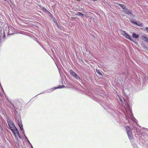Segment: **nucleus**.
<instances>
[{
  "mask_svg": "<svg viewBox=\"0 0 148 148\" xmlns=\"http://www.w3.org/2000/svg\"><path fill=\"white\" fill-rule=\"evenodd\" d=\"M78 75L77 74H75V75L74 76H73V77H74V78H75V77H76V76H77Z\"/></svg>",
  "mask_w": 148,
  "mask_h": 148,
  "instance_id": "nucleus-23",
  "label": "nucleus"
},
{
  "mask_svg": "<svg viewBox=\"0 0 148 148\" xmlns=\"http://www.w3.org/2000/svg\"><path fill=\"white\" fill-rule=\"evenodd\" d=\"M142 39L144 41L146 42L148 41V38L147 36H145L144 35H143L142 36Z\"/></svg>",
  "mask_w": 148,
  "mask_h": 148,
  "instance_id": "nucleus-8",
  "label": "nucleus"
},
{
  "mask_svg": "<svg viewBox=\"0 0 148 148\" xmlns=\"http://www.w3.org/2000/svg\"><path fill=\"white\" fill-rule=\"evenodd\" d=\"M126 111L127 113V115L126 114L125 117L127 119H128L129 117H130V118L132 119L134 122H136V119L133 117V115L132 112V110L131 109L129 106L128 104L127 106L125 108Z\"/></svg>",
  "mask_w": 148,
  "mask_h": 148,
  "instance_id": "nucleus-1",
  "label": "nucleus"
},
{
  "mask_svg": "<svg viewBox=\"0 0 148 148\" xmlns=\"http://www.w3.org/2000/svg\"><path fill=\"white\" fill-rule=\"evenodd\" d=\"M63 86H61L59 85L57 87H54L53 89H51L50 90H49V91H48V92H51L52 91H53V90H54V89H58V88H63Z\"/></svg>",
  "mask_w": 148,
  "mask_h": 148,
  "instance_id": "nucleus-6",
  "label": "nucleus"
},
{
  "mask_svg": "<svg viewBox=\"0 0 148 148\" xmlns=\"http://www.w3.org/2000/svg\"><path fill=\"white\" fill-rule=\"evenodd\" d=\"M13 128H15V131L16 132L17 134L19 136V133L18 131V130L16 128V127L15 126H14V127Z\"/></svg>",
  "mask_w": 148,
  "mask_h": 148,
  "instance_id": "nucleus-15",
  "label": "nucleus"
},
{
  "mask_svg": "<svg viewBox=\"0 0 148 148\" xmlns=\"http://www.w3.org/2000/svg\"><path fill=\"white\" fill-rule=\"evenodd\" d=\"M76 14L78 16H83L84 14L80 12H77Z\"/></svg>",
  "mask_w": 148,
  "mask_h": 148,
  "instance_id": "nucleus-14",
  "label": "nucleus"
},
{
  "mask_svg": "<svg viewBox=\"0 0 148 148\" xmlns=\"http://www.w3.org/2000/svg\"><path fill=\"white\" fill-rule=\"evenodd\" d=\"M31 147L32 148H33L32 145V144H31Z\"/></svg>",
  "mask_w": 148,
  "mask_h": 148,
  "instance_id": "nucleus-28",
  "label": "nucleus"
},
{
  "mask_svg": "<svg viewBox=\"0 0 148 148\" xmlns=\"http://www.w3.org/2000/svg\"><path fill=\"white\" fill-rule=\"evenodd\" d=\"M119 5L121 7H122L123 10H124L126 8L125 5L122 4H119Z\"/></svg>",
  "mask_w": 148,
  "mask_h": 148,
  "instance_id": "nucleus-13",
  "label": "nucleus"
},
{
  "mask_svg": "<svg viewBox=\"0 0 148 148\" xmlns=\"http://www.w3.org/2000/svg\"><path fill=\"white\" fill-rule=\"evenodd\" d=\"M123 12L127 15L132 14V15L133 16V15L132 14V12L129 9H128L127 8L123 10Z\"/></svg>",
  "mask_w": 148,
  "mask_h": 148,
  "instance_id": "nucleus-5",
  "label": "nucleus"
},
{
  "mask_svg": "<svg viewBox=\"0 0 148 148\" xmlns=\"http://www.w3.org/2000/svg\"><path fill=\"white\" fill-rule=\"evenodd\" d=\"M25 138L27 139V140L28 139L27 138V137H26V136H25Z\"/></svg>",
  "mask_w": 148,
  "mask_h": 148,
  "instance_id": "nucleus-26",
  "label": "nucleus"
},
{
  "mask_svg": "<svg viewBox=\"0 0 148 148\" xmlns=\"http://www.w3.org/2000/svg\"><path fill=\"white\" fill-rule=\"evenodd\" d=\"M18 125H19V126L20 127V128L21 130V131H23L24 130L23 129V126L22 124L21 123H18Z\"/></svg>",
  "mask_w": 148,
  "mask_h": 148,
  "instance_id": "nucleus-12",
  "label": "nucleus"
},
{
  "mask_svg": "<svg viewBox=\"0 0 148 148\" xmlns=\"http://www.w3.org/2000/svg\"><path fill=\"white\" fill-rule=\"evenodd\" d=\"M18 136L20 138H21V136L20 135V134H19V136Z\"/></svg>",
  "mask_w": 148,
  "mask_h": 148,
  "instance_id": "nucleus-27",
  "label": "nucleus"
},
{
  "mask_svg": "<svg viewBox=\"0 0 148 148\" xmlns=\"http://www.w3.org/2000/svg\"><path fill=\"white\" fill-rule=\"evenodd\" d=\"M27 141L28 143H29V144H30V145H31V143H30V142L28 140H27Z\"/></svg>",
  "mask_w": 148,
  "mask_h": 148,
  "instance_id": "nucleus-24",
  "label": "nucleus"
},
{
  "mask_svg": "<svg viewBox=\"0 0 148 148\" xmlns=\"http://www.w3.org/2000/svg\"><path fill=\"white\" fill-rule=\"evenodd\" d=\"M122 34L127 38L130 40L134 41L130 37V35L127 33L125 31H122Z\"/></svg>",
  "mask_w": 148,
  "mask_h": 148,
  "instance_id": "nucleus-4",
  "label": "nucleus"
},
{
  "mask_svg": "<svg viewBox=\"0 0 148 148\" xmlns=\"http://www.w3.org/2000/svg\"><path fill=\"white\" fill-rule=\"evenodd\" d=\"M75 78L77 80H79V81H80V80L82 81V79L78 75L75 77Z\"/></svg>",
  "mask_w": 148,
  "mask_h": 148,
  "instance_id": "nucleus-17",
  "label": "nucleus"
},
{
  "mask_svg": "<svg viewBox=\"0 0 148 148\" xmlns=\"http://www.w3.org/2000/svg\"><path fill=\"white\" fill-rule=\"evenodd\" d=\"M139 36L137 34L134 33H133L132 34V36L134 38H137Z\"/></svg>",
  "mask_w": 148,
  "mask_h": 148,
  "instance_id": "nucleus-11",
  "label": "nucleus"
},
{
  "mask_svg": "<svg viewBox=\"0 0 148 148\" xmlns=\"http://www.w3.org/2000/svg\"><path fill=\"white\" fill-rule=\"evenodd\" d=\"M134 130L135 131H136L139 134H141V132L140 130H138L136 127H134Z\"/></svg>",
  "mask_w": 148,
  "mask_h": 148,
  "instance_id": "nucleus-10",
  "label": "nucleus"
},
{
  "mask_svg": "<svg viewBox=\"0 0 148 148\" xmlns=\"http://www.w3.org/2000/svg\"><path fill=\"white\" fill-rule=\"evenodd\" d=\"M22 135H24V136H25V134L24 131H22Z\"/></svg>",
  "mask_w": 148,
  "mask_h": 148,
  "instance_id": "nucleus-21",
  "label": "nucleus"
},
{
  "mask_svg": "<svg viewBox=\"0 0 148 148\" xmlns=\"http://www.w3.org/2000/svg\"><path fill=\"white\" fill-rule=\"evenodd\" d=\"M53 21L54 22H57V21L56 20L54 19L53 20Z\"/></svg>",
  "mask_w": 148,
  "mask_h": 148,
  "instance_id": "nucleus-25",
  "label": "nucleus"
},
{
  "mask_svg": "<svg viewBox=\"0 0 148 148\" xmlns=\"http://www.w3.org/2000/svg\"><path fill=\"white\" fill-rule=\"evenodd\" d=\"M136 147H137L136 146L135 147H134V148H136Z\"/></svg>",
  "mask_w": 148,
  "mask_h": 148,
  "instance_id": "nucleus-29",
  "label": "nucleus"
},
{
  "mask_svg": "<svg viewBox=\"0 0 148 148\" xmlns=\"http://www.w3.org/2000/svg\"><path fill=\"white\" fill-rule=\"evenodd\" d=\"M148 42L147 43V45H148V41L147 42Z\"/></svg>",
  "mask_w": 148,
  "mask_h": 148,
  "instance_id": "nucleus-30",
  "label": "nucleus"
},
{
  "mask_svg": "<svg viewBox=\"0 0 148 148\" xmlns=\"http://www.w3.org/2000/svg\"><path fill=\"white\" fill-rule=\"evenodd\" d=\"M145 29L146 30L147 32L148 33V27H145Z\"/></svg>",
  "mask_w": 148,
  "mask_h": 148,
  "instance_id": "nucleus-20",
  "label": "nucleus"
},
{
  "mask_svg": "<svg viewBox=\"0 0 148 148\" xmlns=\"http://www.w3.org/2000/svg\"><path fill=\"white\" fill-rule=\"evenodd\" d=\"M125 129L127 131V132L128 135V137L130 140L132 139V134L130 129L128 126H126L125 127Z\"/></svg>",
  "mask_w": 148,
  "mask_h": 148,
  "instance_id": "nucleus-3",
  "label": "nucleus"
},
{
  "mask_svg": "<svg viewBox=\"0 0 148 148\" xmlns=\"http://www.w3.org/2000/svg\"><path fill=\"white\" fill-rule=\"evenodd\" d=\"M96 72L99 75H102V73L100 72L99 70L96 69Z\"/></svg>",
  "mask_w": 148,
  "mask_h": 148,
  "instance_id": "nucleus-18",
  "label": "nucleus"
},
{
  "mask_svg": "<svg viewBox=\"0 0 148 148\" xmlns=\"http://www.w3.org/2000/svg\"><path fill=\"white\" fill-rule=\"evenodd\" d=\"M44 10L45 12H47V13H48L49 14L51 15V16L52 17V16H53L52 14H51V13L49 12L48 10H47L46 9H45Z\"/></svg>",
  "mask_w": 148,
  "mask_h": 148,
  "instance_id": "nucleus-16",
  "label": "nucleus"
},
{
  "mask_svg": "<svg viewBox=\"0 0 148 148\" xmlns=\"http://www.w3.org/2000/svg\"><path fill=\"white\" fill-rule=\"evenodd\" d=\"M7 122L8 123V125L10 130L12 131L13 134L15 135V136H16V133L15 132L14 130H13L12 127L11 126H12L13 127V128L14 127V126L15 125L14 123L9 118L8 119Z\"/></svg>",
  "mask_w": 148,
  "mask_h": 148,
  "instance_id": "nucleus-2",
  "label": "nucleus"
},
{
  "mask_svg": "<svg viewBox=\"0 0 148 148\" xmlns=\"http://www.w3.org/2000/svg\"><path fill=\"white\" fill-rule=\"evenodd\" d=\"M132 23H133L135 24L140 27H143V23H140L139 22H132Z\"/></svg>",
  "mask_w": 148,
  "mask_h": 148,
  "instance_id": "nucleus-7",
  "label": "nucleus"
},
{
  "mask_svg": "<svg viewBox=\"0 0 148 148\" xmlns=\"http://www.w3.org/2000/svg\"><path fill=\"white\" fill-rule=\"evenodd\" d=\"M78 75L77 74H75V75L74 76H73V77H74V78H75V77H76V76H77Z\"/></svg>",
  "mask_w": 148,
  "mask_h": 148,
  "instance_id": "nucleus-22",
  "label": "nucleus"
},
{
  "mask_svg": "<svg viewBox=\"0 0 148 148\" xmlns=\"http://www.w3.org/2000/svg\"><path fill=\"white\" fill-rule=\"evenodd\" d=\"M128 74V71H126L125 72H124L123 73V75H126V76Z\"/></svg>",
  "mask_w": 148,
  "mask_h": 148,
  "instance_id": "nucleus-19",
  "label": "nucleus"
},
{
  "mask_svg": "<svg viewBox=\"0 0 148 148\" xmlns=\"http://www.w3.org/2000/svg\"><path fill=\"white\" fill-rule=\"evenodd\" d=\"M69 72L71 74L73 77V76L75 75V74H77L75 72H74L73 70L71 69L69 70Z\"/></svg>",
  "mask_w": 148,
  "mask_h": 148,
  "instance_id": "nucleus-9",
  "label": "nucleus"
}]
</instances>
